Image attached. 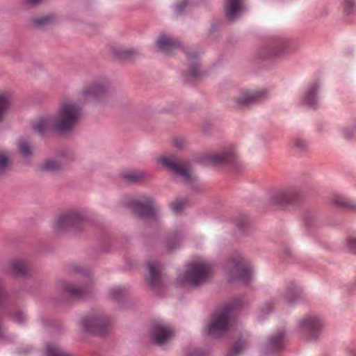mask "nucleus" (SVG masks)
<instances>
[{"instance_id": "nucleus-1", "label": "nucleus", "mask_w": 356, "mask_h": 356, "mask_svg": "<svg viewBox=\"0 0 356 356\" xmlns=\"http://www.w3.org/2000/svg\"><path fill=\"white\" fill-rule=\"evenodd\" d=\"M108 90V84L104 80L94 81L86 84L79 92L77 100L63 101L54 116H44L35 120L32 123L33 129L40 134L50 129L60 133L71 131L81 119V105L104 99Z\"/></svg>"}, {"instance_id": "nucleus-2", "label": "nucleus", "mask_w": 356, "mask_h": 356, "mask_svg": "<svg viewBox=\"0 0 356 356\" xmlns=\"http://www.w3.org/2000/svg\"><path fill=\"white\" fill-rule=\"evenodd\" d=\"M213 266L205 259L198 258L188 266L186 271L181 274L177 282L181 285L197 286L210 280Z\"/></svg>"}, {"instance_id": "nucleus-3", "label": "nucleus", "mask_w": 356, "mask_h": 356, "mask_svg": "<svg viewBox=\"0 0 356 356\" xmlns=\"http://www.w3.org/2000/svg\"><path fill=\"white\" fill-rule=\"evenodd\" d=\"M240 305L232 303L218 310L205 329L207 334L220 336L227 331L232 325L234 309Z\"/></svg>"}, {"instance_id": "nucleus-4", "label": "nucleus", "mask_w": 356, "mask_h": 356, "mask_svg": "<svg viewBox=\"0 0 356 356\" xmlns=\"http://www.w3.org/2000/svg\"><path fill=\"white\" fill-rule=\"evenodd\" d=\"M156 161L159 164L180 177L184 181L191 182L195 179L188 163L181 161L175 155H163L159 156Z\"/></svg>"}, {"instance_id": "nucleus-5", "label": "nucleus", "mask_w": 356, "mask_h": 356, "mask_svg": "<svg viewBox=\"0 0 356 356\" xmlns=\"http://www.w3.org/2000/svg\"><path fill=\"white\" fill-rule=\"evenodd\" d=\"M227 269L231 280L238 279L243 282H248L252 275L250 263L241 255H237L229 261Z\"/></svg>"}, {"instance_id": "nucleus-6", "label": "nucleus", "mask_w": 356, "mask_h": 356, "mask_svg": "<svg viewBox=\"0 0 356 356\" xmlns=\"http://www.w3.org/2000/svg\"><path fill=\"white\" fill-rule=\"evenodd\" d=\"M80 325L85 330L97 334H103L108 325L110 320L103 313H94L82 318Z\"/></svg>"}, {"instance_id": "nucleus-7", "label": "nucleus", "mask_w": 356, "mask_h": 356, "mask_svg": "<svg viewBox=\"0 0 356 356\" xmlns=\"http://www.w3.org/2000/svg\"><path fill=\"white\" fill-rule=\"evenodd\" d=\"M130 207L140 218L153 219L157 216L158 207L149 196L140 195L132 201Z\"/></svg>"}, {"instance_id": "nucleus-8", "label": "nucleus", "mask_w": 356, "mask_h": 356, "mask_svg": "<svg viewBox=\"0 0 356 356\" xmlns=\"http://www.w3.org/2000/svg\"><path fill=\"white\" fill-rule=\"evenodd\" d=\"M322 328V322L316 316H307L302 318L298 323V332L300 335L308 340L316 339Z\"/></svg>"}, {"instance_id": "nucleus-9", "label": "nucleus", "mask_w": 356, "mask_h": 356, "mask_svg": "<svg viewBox=\"0 0 356 356\" xmlns=\"http://www.w3.org/2000/svg\"><path fill=\"white\" fill-rule=\"evenodd\" d=\"M83 220L80 212L69 211L62 213L55 220L53 227L56 232H62L70 228H79Z\"/></svg>"}, {"instance_id": "nucleus-10", "label": "nucleus", "mask_w": 356, "mask_h": 356, "mask_svg": "<svg viewBox=\"0 0 356 356\" xmlns=\"http://www.w3.org/2000/svg\"><path fill=\"white\" fill-rule=\"evenodd\" d=\"M236 154L233 148L229 147L216 154H205L202 163L205 165H222L233 163Z\"/></svg>"}, {"instance_id": "nucleus-11", "label": "nucleus", "mask_w": 356, "mask_h": 356, "mask_svg": "<svg viewBox=\"0 0 356 356\" xmlns=\"http://www.w3.org/2000/svg\"><path fill=\"white\" fill-rule=\"evenodd\" d=\"M302 197L301 192L298 188H289L280 191L271 197L273 205L284 207L298 202Z\"/></svg>"}, {"instance_id": "nucleus-12", "label": "nucleus", "mask_w": 356, "mask_h": 356, "mask_svg": "<svg viewBox=\"0 0 356 356\" xmlns=\"http://www.w3.org/2000/svg\"><path fill=\"white\" fill-rule=\"evenodd\" d=\"M173 335V331L170 327L162 323H156L152 326V336L154 341L162 345L167 342Z\"/></svg>"}, {"instance_id": "nucleus-13", "label": "nucleus", "mask_w": 356, "mask_h": 356, "mask_svg": "<svg viewBox=\"0 0 356 356\" xmlns=\"http://www.w3.org/2000/svg\"><path fill=\"white\" fill-rule=\"evenodd\" d=\"M146 280L152 286H156L161 280V266L155 261H149L147 264Z\"/></svg>"}, {"instance_id": "nucleus-14", "label": "nucleus", "mask_w": 356, "mask_h": 356, "mask_svg": "<svg viewBox=\"0 0 356 356\" xmlns=\"http://www.w3.org/2000/svg\"><path fill=\"white\" fill-rule=\"evenodd\" d=\"M179 42L165 34L160 35L156 41V46L159 50L164 53H170L178 47Z\"/></svg>"}, {"instance_id": "nucleus-15", "label": "nucleus", "mask_w": 356, "mask_h": 356, "mask_svg": "<svg viewBox=\"0 0 356 356\" xmlns=\"http://www.w3.org/2000/svg\"><path fill=\"white\" fill-rule=\"evenodd\" d=\"M264 95L261 90L244 91L241 93L236 99V104L238 106L249 105L259 100Z\"/></svg>"}, {"instance_id": "nucleus-16", "label": "nucleus", "mask_w": 356, "mask_h": 356, "mask_svg": "<svg viewBox=\"0 0 356 356\" xmlns=\"http://www.w3.org/2000/svg\"><path fill=\"white\" fill-rule=\"evenodd\" d=\"M225 8L226 15L234 19L243 9V0H225Z\"/></svg>"}, {"instance_id": "nucleus-17", "label": "nucleus", "mask_w": 356, "mask_h": 356, "mask_svg": "<svg viewBox=\"0 0 356 356\" xmlns=\"http://www.w3.org/2000/svg\"><path fill=\"white\" fill-rule=\"evenodd\" d=\"M62 288L65 292L74 298H83L86 294V289L77 287L72 283L65 282L63 284Z\"/></svg>"}, {"instance_id": "nucleus-18", "label": "nucleus", "mask_w": 356, "mask_h": 356, "mask_svg": "<svg viewBox=\"0 0 356 356\" xmlns=\"http://www.w3.org/2000/svg\"><path fill=\"white\" fill-rule=\"evenodd\" d=\"M122 177L129 182H138L146 177V173L138 170H127L122 174Z\"/></svg>"}, {"instance_id": "nucleus-19", "label": "nucleus", "mask_w": 356, "mask_h": 356, "mask_svg": "<svg viewBox=\"0 0 356 356\" xmlns=\"http://www.w3.org/2000/svg\"><path fill=\"white\" fill-rule=\"evenodd\" d=\"M12 271L17 275H24L28 272V264L23 259H14L9 264Z\"/></svg>"}, {"instance_id": "nucleus-20", "label": "nucleus", "mask_w": 356, "mask_h": 356, "mask_svg": "<svg viewBox=\"0 0 356 356\" xmlns=\"http://www.w3.org/2000/svg\"><path fill=\"white\" fill-rule=\"evenodd\" d=\"M318 84L314 83L312 85L306 92L304 102L312 106H314L317 103V97L316 92L318 88Z\"/></svg>"}, {"instance_id": "nucleus-21", "label": "nucleus", "mask_w": 356, "mask_h": 356, "mask_svg": "<svg viewBox=\"0 0 356 356\" xmlns=\"http://www.w3.org/2000/svg\"><path fill=\"white\" fill-rule=\"evenodd\" d=\"M268 343L273 350H280L284 344V333L280 332H278L276 335L272 336L269 339Z\"/></svg>"}, {"instance_id": "nucleus-22", "label": "nucleus", "mask_w": 356, "mask_h": 356, "mask_svg": "<svg viewBox=\"0 0 356 356\" xmlns=\"http://www.w3.org/2000/svg\"><path fill=\"white\" fill-rule=\"evenodd\" d=\"M11 100V95L8 92H0V120L2 119L5 111L8 107Z\"/></svg>"}, {"instance_id": "nucleus-23", "label": "nucleus", "mask_w": 356, "mask_h": 356, "mask_svg": "<svg viewBox=\"0 0 356 356\" xmlns=\"http://www.w3.org/2000/svg\"><path fill=\"white\" fill-rule=\"evenodd\" d=\"M61 163L56 159H48L43 162L41 168L44 170L55 172L61 168Z\"/></svg>"}, {"instance_id": "nucleus-24", "label": "nucleus", "mask_w": 356, "mask_h": 356, "mask_svg": "<svg viewBox=\"0 0 356 356\" xmlns=\"http://www.w3.org/2000/svg\"><path fill=\"white\" fill-rule=\"evenodd\" d=\"M284 48L282 45H273L268 47L264 55L263 56L264 58H277L280 56L283 52Z\"/></svg>"}, {"instance_id": "nucleus-25", "label": "nucleus", "mask_w": 356, "mask_h": 356, "mask_svg": "<svg viewBox=\"0 0 356 356\" xmlns=\"http://www.w3.org/2000/svg\"><path fill=\"white\" fill-rule=\"evenodd\" d=\"M332 202L333 204H336L337 206L341 207H351L353 209H356V207L350 201H349L348 199L345 198L342 195H335L332 197Z\"/></svg>"}, {"instance_id": "nucleus-26", "label": "nucleus", "mask_w": 356, "mask_h": 356, "mask_svg": "<svg viewBox=\"0 0 356 356\" xmlns=\"http://www.w3.org/2000/svg\"><path fill=\"white\" fill-rule=\"evenodd\" d=\"M343 13L346 15H350L356 11V2L355 0H343Z\"/></svg>"}, {"instance_id": "nucleus-27", "label": "nucleus", "mask_w": 356, "mask_h": 356, "mask_svg": "<svg viewBox=\"0 0 356 356\" xmlns=\"http://www.w3.org/2000/svg\"><path fill=\"white\" fill-rule=\"evenodd\" d=\"M54 19L53 15H48L35 19L33 22L37 26H42L51 23Z\"/></svg>"}, {"instance_id": "nucleus-28", "label": "nucleus", "mask_w": 356, "mask_h": 356, "mask_svg": "<svg viewBox=\"0 0 356 356\" xmlns=\"http://www.w3.org/2000/svg\"><path fill=\"white\" fill-rule=\"evenodd\" d=\"M9 159L6 152H0V173L8 165Z\"/></svg>"}, {"instance_id": "nucleus-29", "label": "nucleus", "mask_w": 356, "mask_h": 356, "mask_svg": "<svg viewBox=\"0 0 356 356\" xmlns=\"http://www.w3.org/2000/svg\"><path fill=\"white\" fill-rule=\"evenodd\" d=\"M19 149L20 152L24 156H28L31 154V147L25 140H22L19 143Z\"/></svg>"}, {"instance_id": "nucleus-30", "label": "nucleus", "mask_w": 356, "mask_h": 356, "mask_svg": "<svg viewBox=\"0 0 356 356\" xmlns=\"http://www.w3.org/2000/svg\"><path fill=\"white\" fill-rule=\"evenodd\" d=\"M124 290L121 286H115L110 291V296L113 299H118L124 295Z\"/></svg>"}, {"instance_id": "nucleus-31", "label": "nucleus", "mask_w": 356, "mask_h": 356, "mask_svg": "<svg viewBox=\"0 0 356 356\" xmlns=\"http://www.w3.org/2000/svg\"><path fill=\"white\" fill-rule=\"evenodd\" d=\"M185 205V202L182 200H177L171 204V209L174 213L180 212Z\"/></svg>"}, {"instance_id": "nucleus-32", "label": "nucleus", "mask_w": 356, "mask_h": 356, "mask_svg": "<svg viewBox=\"0 0 356 356\" xmlns=\"http://www.w3.org/2000/svg\"><path fill=\"white\" fill-rule=\"evenodd\" d=\"M300 296V293L297 290H291L287 292L285 296V300L289 303H293L296 299Z\"/></svg>"}, {"instance_id": "nucleus-33", "label": "nucleus", "mask_w": 356, "mask_h": 356, "mask_svg": "<svg viewBox=\"0 0 356 356\" xmlns=\"http://www.w3.org/2000/svg\"><path fill=\"white\" fill-rule=\"evenodd\" d=\"M293 145L295 148L298 149L303 150L307 147V143L305 140L296 138L293 140Z\"/></svg>"}, {"instance_id": "nucleus-34", "label": "nucleus", "mask_w": 356, "mask_h": 356, "mask_svg": "<svg viewBox=\"0 0 356 356\" xmlns=\"http://www.w3.org/2000/svg\"><path fill=\"white\" fill-rule=\"evenodd\" d=\"M200 72L197 65L195 63V65L191 66L187 73V76L191 77H197L200 76Z\"/></svg>"}, {"instance_id": "nucleus-35", "label": "nucleus", "mask_w": 356, "mask_h": 356, "mask_svg": "<svg viewBox=\"0 0 356 356\" xmlns=\"http://www.w3.org/2000/svg\"><path fill=\"white\" fill-rule=\"evenodd\" d=\"M172 143L175 147L178 148H182L186 145V141L183 138L176 137L173 139Z\"/></svg>"}, {"instance_id": "nucleus-36", "label": "nucleus", "mask_w": 356, "mask_h": 356, "mask_svg": "<svg viewBox=\"0 0 356 356\" xmlns=\"http://www.w3.org/2000/svg\"><path fill=\"white\" fill-rule=\"evenodd\" d=\"M13 320L19 323H23L26 319V315L20 311L15 312L13 315Z\"/></svg>"}, {"instance_id": "nucleus-37", "label": "nucleus", "mask_w": 356, "mask_h": 356, "mask_svg": "<svg viewBox=\"0 0 356 356\" xmlns=\"http://www.w3.org/2000/svg\"><path fill=\"white\" fill-rule=\"evenodd\" d=\"M348 247L352 251H356V236L348 239Z\"/></svg>"}, {"instance_id": "nucleus-38", "label": "nucleus", "mask_w": 356, "mask_h": 356, "mask_svg": "<svg viewBox=\"0 0 356 356\" xmlns=\"http://www.w3.org/2000/svg\"><path fill=\"white\" fill-rule=\"evenodd\" d=\"M245 347V343L243 341H238L233 347V351L236 354H238L241 350Z\"/></svg>"}, {"instance_id": "nucleus-39", "label": "nucleus", "mask_w": 356, "mask_h": 356, "mask_svg": "<svg viewBox=\"0 0 356 356\" xmlns=\"http://www.w3.org/2000/svg\"><path fill=\"white\" fill-rule=\"evenodd\" d=\"M178 245L177 241H174V240L168 239L166 241V247L169 250H172L175 249Z\"/></svg>"}, {"instance_id": "nucleus-40", "label": "nucleus", "mask_w": 356, "mask_h": 356, "mask_svg": "<svg viewBox=\"0 0 356 356\" xmlns=\"http://www.w3.org/2000/svg\"><path fill=\"white\" fill-rule=\"evenodd\" d=\"M186 356H204L202 350H194L187 354Z\"/></svg>"}, {"instance_id": "nucleus-41", "label": "nucleus", "mask_w": 356, "mask_h": 356, "mask_svg": "<svg viewBox=\"0 0 356 356\" xmlns=\"http://www.w3.org/2000/svg\"><path fill=\"white\" fill-rule=\"evenodd\" d=\"M43 0H25V2L27 5L31 6H34L40 3H41Z\"/></svg>"}, {"instance_id": "nucleus-42", "label": "nucleus", "mask_w": 356, "mask_h": 356, "mask_svg": "<svg viewBox=\"0 0 356 356\" xmlns=\"http://www.w3.org/2000/svg\"><path fill=\"white\" fill-rule=\"evenodd\" d=\"M186 4H187V2L186 1H184L181 3H179L177 6V12L181 13L183 10L184 8L186 6Z\"/></svg>"}, {"instance_id": "nucleus-43", "label": "nucleus", "mask_w": 356, "mask_h": 356, "mask_svg": "<svg viewBox=\"0 0 356 356\" xmlns=\"http://www.w3.org/2000/svg\"><path fill=\"white\" fill-rule=\"evenodd\" d=\"M5 297L6 293L2 286L0 285V303L4 300Z\"/></svg>"}, {"instance_id": "nucleus-44", "label": "nucleus", "mask_w": 356, "mask_h": 356, "mask_svg": "<svg viewBox=\"0 0 356 356\" xmlns=\"http://www.w3.org/2000/svg\"><path fill=\"white\" fill-rule=\"evenodd\" d=\"M270 306L268 305H266L265 306V307L262 308L261 312L264 313V314H267L270 312Z\"/></svg>"}, {"instance_id": "nucleus-45", "label": "nucleus", "mask_w": 356, "mask_h": 356, "mask_svg": "<svg viewBox=\"0 0 356 356\" xmlns=\"http://www.w3.org/2000/svg\"><path fill=\"white\" fill-rule=\"evenodd\" d=\"M188 56H190V57H195V56H196V55H193V56L188 55Z\"/></svg>"}]
</instances>
